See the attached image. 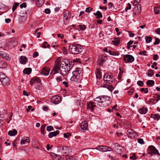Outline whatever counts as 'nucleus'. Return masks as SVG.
<instances>
[{
	"label": "nucleus",
	"mask_w": 160,
	"mask_h": 160,
	"mask_svg": "<svg viewBox=\"0 0 160 160\" xmlns=\"http://www.w3.org/2000/svg\"><path fill=\"white\" fill-rule=\"evenodd\" d=\"M19 3L18 2H16L14 3V4L12 8V10L13 12L17 8V7L19 6Z\"/></svg>",
	"instance_id": "39"
},
{
	"label": "nucleus",
	"mask_w": 160,
	"mask_h": 160,
	"mask_svg": "<svg viewBox=\"0 0 160 160\" xmlns=\"http://www.w3.org/2000/svg\"><path fill=\"white\" fill-rule=\"evenodd\" d=\"M56 79L57 82H61L62 81V77L61 76L57 77Z\"/></svg>",
	"instance_id": "55"
},
{
	"label": "nucleus",
	"mask_w": 160,
	"mask_h": 160,
	"mask_svg": "<svg viewBox=\"0 0 160 160\" xmlns=\"http://www.w3.org/2000/svg\"><path fill=\"white\" fill-rule=\"evenodd\" d=\"M71 135V134L69 132H67V133H64V136L65 138H68L69 136Z\"/></svg>",
	"instance_id": "49"
},
{
	"label": "nucleus",
	"mask_w": 160,
	"mask_h": 160,
	"mask_svg": "<svg viewBox=\"0 0 160 160\" xmlns=\"http://www.w3.org/2000/svg\"><path fill=\"white\" fill-rule=\"evenodd\" d=\"M147 51H141L139 53V54L140 55H144V56H147V54H146L147 53Z\"/></svg>",
	"instance_id": "46"
},
{
	"label": "nucleus",
	"mask_w": 160,
	"mask_h": 160,
	"mask_svg": "<svg viewBox=\"0 0 160 160\" xmlns=\"http://www.w3.org/2000/svg\"><path fill=\"white\" fill-rule=\"evenodd\" d=\"M147 84L149 86H152L154 84V81L153 80H148L146 82Z\"/></svg>",
	"instance_id": "35"
},
{
	"label": "nucleus",
	"mask_w": 160,
	"mask_h": 160,
	"mask_svg": "<svg viewBox=\"0 0 160 160\" xmlns=\"http://www.w3.org/2000/svg\"><path fill=\"white\" fill-rule=\"evenodd\" d=\"M7 64L5 62L3 61H0V68H5L7 67Z\"/></svg>",
	"instance_id": "26"
},
{
	"label": "nucleus",
	"mask_w": 160,
	"mask_h": 160,
	"mask_svg": "<svg viewBox=\"0 0 160 160\" xmlns=\"http://www.w3.org/2000/svg\"><path fill=\"white\" fill-rule=\"evenodd\" d=\"M72 156H70L68 155L66 156L65 158L66 160H72Z\"/></svg>",
	"instance_id": "54"
},
{
	"label": "nucleus",
	"mask_w": 160,
	"mask_h": 160,
	"mask_svg": "<svg viewBox=\"0 0 160 160\" xmlns=\"http://www.w3.org/2000/svg\"><path fill=\"white\" fill-rule=\"evenodd\" d=\"M108 53L110 55L113 56H117L119 55V54L118 53L112 51L110 50H108Z\"/></svg>",
	"instance_id": "36"
},
{
	"label": "nucleus",
	"mask_w": 160,
	"mask_h": 160,
	"mask_svg": "<svg viewBox=\"0 0 160 160\" xmlns=\"http://www.w3.org/2000/svg\"><path fill=\"white\" fill-rule=\"evenodd\" d=\"M36 88L38 90H42L43 89V87L41 82H39L36 84Z\"/></svg>",
	"instance_id": "29"
},
{
	"label": "nucleus",
	"mask_w": 160,
	"mask_h": 160,
	"mask_svg": "<svg viewBox=\"0 0 160 160\" xmlns=\"http://www.w3.org/2000/svg\"><path fill=\"white\" fill-rule=\"evenodd\" d=\"M61 98L58 96H55L52 97L51 99V102L55 104H57L61 102Z\"/></svg>",
	"instance_id": "8"
},
{
	"label": "nucleus",
	"mask_w": 160,
	"mask_h": 160,
	"mask_svg": "<svg viewBox=\"0 0 160 160\" xmlns=\"http://www.w3.org/2000/svg\"><path fill=\"white\" fill-rule=\"evenodd\" d=\"M148 152L149 154H151L152 156L153 154H158V151L154 147L152 146L149 147Z\"/></svg>",
	"instance_id": "11"
},
{
	"label": "nucleus",
	"mask_w": 160,
	"mask_h": 160,
	"mask_svg": "<svg viewBox=\"0 0 160 160\" xmlns=\"http://www.w3.org/2000/svg\"><path fill=\"white\" fill-rule=\"evenodd\" d=\"M51 155L52 157L54 158H56L57 157L58 158L60 156L59 155H57L54 153H52Z\"/></svg>",
	"instance_id": "51"
},
{
	"label": "nucleus",
	"mask_w": 160,
	"mask_h": 160,
	"mask_svg": "<svg viewBox=\"0 0 160 160\" xmlns=\"http://www.w3.org/2000/svg\"><path fill=\"white\" fill-rule=\"evenodd\" d=\"M1 57L9 61L10 60V58L9 57L8 55L6 53L2 51H0V59Z\"/></svg>",
	"instance_id": "15"
},
{
	"label": "nucleus",
	"mask_w": 160,
	"mask_h": 160,
	"mask_svg": "<svg viewBox=\"0 0 160 160\" xmlns=\"http://www.w3.org/2000/svg\"><path fill=\"white\" fill-rule=\"evenodd\" d=\"M155 32L159 35H160V28H158L156 29Z\"/></svg>",
	"instance_id": "64"
},
{
	"label": "nucleus",
	"mask_w": 160,
	"mask_h": 160,
	"mask_svg": "<svg viewBox=\"0 0 160 160\" xmlns=\"http://www.w3.org/2000/svg\"><path fill=\"white\" fill-rule=\"evenodd\" d=\"M140 1V0H135L133 3V5H138Z\"/></svg>",
	"instance_id": "59"
},
{
	"label": "nucleus",
	"mask_w": 160,
	"mask_h": 160,
	"mask_svg": "<svg viewBox=\"0 0 160 160\" xmlns=\"http://www.w3.org/2000/svg\"><path fill=\"white\" fill-rule=\"evenodd\" d=\"M153 101H156L157 102L160 100V95L157 94H155L153 96Z\"/></svg>",
	"instance_id": "30"
},
{
	"label": "nucleus",
	"mask_w": 160,
	"mask_h": 160,
	"mask_svg": "<svg viewBox=\"0 0 160 160\" xmlns=\"http://www.w3.org/2000/svg\"><path fill=\"white\" fill-rule=\"evenodd\" d=\"M56 64H55L52 69V71L50 72L51 74L54 75L57 73H58V70H59V62L58 60L56 61Z\"/></svg>",
	"instance_id": "6"
},
{
	"label": "nucleus",
	"mask_w": 160,
	"mask_h": 160,
	"mask_svg": "<svg viewBox=\"0 0 160 160\" xmlns=\"http://www.w3.org/2000/svg\"><path fill=\"white\" fill-rule=\"evenodd\" d=\"M93 14L95 16H97L96 17L97 18H102V14L99 11H98L96 13H93Z\"/></svg>",
	"instance_id": "27"
},
{
	"label": "nucleus",
	"mask_w": 160,
	"mask_h": 160,
	"mask_svg": "<svg viewBox=\"0 0 160 160\" xmlns=\"http://www.w3.org/2000/svg\"><path fill=\"white\" fill-rule=\"evenodd\" d=\"M26 3H23L20 5V7L21 8H22L23 7L26 8Z\"/></svg>",
	"instance_id": "61"
},
{
	"label": "nucleus",
	"mask_w": 160,
	"mask_h": 160,
	"mask_svg": "<svg viewBox=\"0 0 160 160\" xmlns=\"http://www.w3.org/2000/svg\"><path fill=\"white\" fill-rule=\"evenodd\" d=\"M137 84L141 87H142L143 86L144 83L143 82L141 81H138L137 82Z\"/></svg>",
	"instance_id": "48"
},
{
	"label": "nucleus",
	"mask_w": 160,
	"mask_h": 160,
	"mask_svg": "<svg viewBox=\"0 0 160 160\" xmlns=\"http://www.w3.org/2000/svg\"><path fill=\"white\" fill-rule=\"evenodd\" d=\"M124 60L126 62L130 63L133 62L134 58L131 55L127 54L124 55Z\"/></svg>",
	"instance_id": "10"
},
{
	"label": "nucleus",
	"mask_w": 160,
	"mask_h": 160,
	"mask_svg": "<svg viewBox=\"0 0 160 160\" xmlns=\"http://www.w3.org/2000/svg\"><path fill=\"white\" fill-rule=\"evenodd\" d=\"M2 83L4 85H8L10 83V80L8 77H6L4 79L2 80L1 81Z\"/></svg>",
	"instance_id": "17"
},
{
	"label": "nucleus",
	"mask_w": 160,
	"mask_h": 160,
	"mask_svg": "<svg viewBox=\"0 0 160 160\" xmlns=\"http://www.w3.org/2000/svg\"><path fill=\"white\" fill-rule=\"evenodd\" d=\"M64 16V23L65 25H67L68 22L67 21H68V18H70L71 17V14L67 10L65 11L63 14Z\"/></svg>",
	"instance_id": "9"
},
{
	"label": "nucleus",
	"mask_w": 160,
	"mask_h": 160,
	"mask_svg": "<svg viewBox=\"0 0 160 160\" xmlns=\"http://www.w3.org/2000/svg\"><path fill=\"white\" fill-rule=\"evenodd\" d=\"M46 126V125H42L41 128V132L42 134H44V130Z\"/></svg>",
	"instance_id": "44"
},
{
	"label": "nucleus",
	"mask_w": 160,
	"mask_h": 160,
	"mask_svg": "<svg viewBox=\"0 0 160 160\" xmlns=\"http://www.w3.org/2000/svg\"><path fill=\"white\" fill-rule=\"evenodd\" d=\"M95 106L93 105V103L92 102H89L87 104V108L90 110L91 111H93V110L94 107Z\"/></svg>",
	"instance_id": "18"
},
{
	"label": "nucleus",
	"mask_w": 160,
	"mask_h": 160,
	"mask_svg": "<svg viewBox=\"0 0 160 160\" xmlns=\"http://www.w3.org/2000/svg\"><path fill=\"white\" fill-rule=\"evenodd\" d=\"M128 6L126 7V8H125L126 11H127L128 10L130 9L131 8V5L130 3H128Z\"/></svg>",
	"instance_id": "60"
},
{
	"label": "nucleus",
	"mask_w": 160,
	"mask_h": 160,
	"mask_svg": "<svg viewBox=\"0 0 160 160\" xmlns=\"http://www.w3.org/2000/svg\"><path fill=\"white\" fill-rule=\"evenodd\" d=\"M154 74V72L152 70H148L147 75L148 77H151Z\"/></svg>",
	"instance_id": "40"
},
{
	"label": "nucleus",
	"mask_w": 160,
	"mask_h": 160,
	"mask_svg": "<svg viewBox=\"0 0 160 160\" xmlns=\"http://www.w3.org/2000/svg\"><path fill=\"white\" fill-rule=\"evenodd\" d=\"M154 11L156 14H158L160 12V7L155 8L154 9Z\"/></svg>",
	"instance_id": "38"
},
{
	"label": "nucleus",
	"mask_w": 160,
	"mask_h": 160,
	"mask_svg": "<svg viewBox=\"0 0 160 160\" xmlns=\"http://www.w3.org/2000/svg\"><path fill=\"white\" fill-rule=\"evenodd\" d=\"M49 44L46 41L44 42L42 45V48H46L47 47L49 48Z\"/></svg>",
	"instance_id": "34"
},
{
	"label": "nucleus",
	"mask_w": 160,
	"mask_h": 160,
	"mask_svg": "<svg viewBox=\"0 0 160 160\" xmlns=\"http://www.w3.org/2000/svg\"><path fill=\"white\" fill-rule=\"evenodd\" d=\"M141 91L142 92H144L146 94L148 93V88H141Z\"/></svg>",
	"instance_id": "45"
},
{
	"label": "nucleus",
	"mask_w": 160,
	"mask_h": 160,
	"mask_svg": "<svg viewBox=\"0 0 160 160\" xmlns=\"http://www.w3.org/2000/svg\"><path fill=\"white\" fill-rule=\"evenodd\" d=\"M72 62L73 63L74 62H78L79 63H81L80 61L79 60L78 58H76L75 59H74L72 60Z\"/></svg>",
	"instance_id": "57"
},
{
	"label": "nucleus",
	"mask_w": 160,
	"mask_h": 160,
	"mask_svg": "<svg viewBox=\"0 0 160 160\" xmlns=\"http://www.w3.org/2000/svg\"><path fill=\"white\" fill-rule=\"evenodd\" d=\"M53 127L52 126H48L47 127V130L48 132L53 130Z\"/></svg>",
	"instance_id": "47"
},
{
	"label": "nucleus",
	"mask_w": 160,
	"mask_h": 160,
	"mask_svg": "<svg viewBox=\"0 0 160 160\" xmlns=\"http://www.w3.org/2000/svg\"><path fill=\"white\" fill-rule=\"evenodd\" d=\"M17 132L16 130L13 129L12 131H10L8 132V134L10 136H13L16 135Z\"/></svg>",
	"instance_id": "28"
},
{
	"label": "nucleus",
	"mask_w": 160,
	"mask_h": 160,
	"mask_svg": "<svg viewBox=\"0 0 160 160\" xmlns=\"http://www.w3.org/2000/svg\"><path fill=\"white\" fill-rule=\"evenodd\" d=\"M120 43V41H112V44L117 46Z\"/></svg>",
	"instance_id": "43"
},
{
	"label": "nucleus",
	"mask_w": 160,
	"mask_h": 160,
	"mask_svg": "<svg viewBox=\"0 0 160 160\" xmlns=\"http://www.w3.org/2000/svg\"><path fill=\"white\" fill-rule=\"evenodd\" d=\"M17 41H10L9 42V45L8 47H13L15 46L17 44Z\"/></svg>",
	"instance_id": "23"
},
{
	"label": "nucleus",
	"mask_w": 160,
	"mask_h": 160,
	"mask_svg": "<svg viewBox=\"0 0 160 160\" xmlns=\"http://www.w3.org/2000/svg\"><path fill=\"white\" fill-rule=\"evenodd\" d=\"M111 98L107 96H101L97 97L94 99V103L101 107H106L111 103Z\"/></svg>",
	"instance_id": "1"
},
{
	"label": "nucleus",
	"mask_w": 160,
	"mask_h": 160,
	"mask_svg": "<svg viewBox=\"0 0 160 160\" xmlns=\"http://www.w3.org/2000/svg\"><path fill=\"white\" fill-rule=\"evenodd\" d=\"M127 134L131 138H133L137 136V133L133 130L129 129L127 131Z\"/></svg>",
	"instance_id": "13"
},
{
	"label": "nucleus",
	"mask_w": 160,
	"mask_h": 160,
	"mask_svg": "<svg viewBox=\"0 0 160 160\" xmlns=\"http://www.w3.org/2000/svg\"><path fill=\"white\" fill-rule=\"evenodd\" d=\"M23 140L24 141L27 142L28 143H29L30 141V139L28 137H24Z\"/></svg>",
	"instance_id": "52"
},
{
	"label": "nucleus",
	"mask_w": 160,
	"mask_h": 160,
	"mask_svg": "<svg viewBox=\"0 0 160 160\" xmlns=\"http://www.w3.org/2000/svg\"><path fill=\"white\" fill-rule=\"evenodd\" d=\"M50 12V10L49 8H47L45 10V12L46 14H49Z\"/></svg>",
	"instance_id": "62"
},
{
	"label": "nucleus",
	"mask_w": 160,
	"mask_h": 160,
	"mask_svg": "<svg viewBox=\"0 0 160 160\" xmlns=\"http://www.w3.org/2000/svg\"><path fill=\"white\" fill-rule=\"evenodd\" d=\"M103 80L106 81L107 82L110 84L113 82V78L111 77V76L108 73L105 74L103 76Z\"/></svg>",
	"instance_id": "12"
},
{
	"label": "nucleus",
	"mask_w": 160,
	"mask_h": 160,
	"mask_svg": "<svg viewBox=\"0 0 160 160\" xmlns=\"http://www.w3.org/2000/svg\"><path fill=\"white\" fill-rule=\"evenodd\" d=\"M28 62L27 58L23 56H21L20 59V62L22 64H25Z\"/></svg>",
	"instance_id": "20"
},
{
	"label": "nucleus",
	"mask_w": 160,
	"mask_h": 160,
	"mask_svg": "<svg viewBox=\"0 0 160 160\" xmlns=\"http://www.w3.org/2000/svg\"><path fill=\"white\" fill-rule=\"evenodd\" d=\"M115 147L114 150L117 154L120 155L123 150V148L121 146L118 145V144H115Z\"/></svg>",
	"instance_id": "7"
},
{
	"label": "nucleus",
	"mask_w": 160,
	"mask_h": 160,
	"mask_svg": "<svg viewBox=\"0 0 160 160\" xmlns=\"http://www.w3.org/2000/svg\"><path fill=\"white\" fill-rule=\"evenodd\" d=\"M57 36L58 38H60L61 39H63L64 38V35L62 34H58Z\"/></svg>",
	"instance_id": "58"
},
{
	"label": "nucleus",
	"mask_w": 160,
	"mask_h": 160,
	"mask_svg": "<svg viewBox=\"0 0 160 160\" xmlns=\"http://www.w3.org/2000/svg\"><path fill=\"white\" fill-rule=\"evenodd\" d=\"M60 149L61 150L62 153L67 154L69 152L70 148L65 146H60Z\"/></svg>",
	"instance_id": "16"
},
{
	"label": "nucleus",
	"mask_w": 160,
	"mask_h": 160,
	"mask_svg": "<svg viewBox=\"0 0 160 160\" xmlns=\"http://www.w3.org/2000/svg\"><path fill=\"white\" fill-rule=\"evenodd\" d=\"M147 111V109L146 108H141L139 111V112L141 114H145Z\"/></svg>",
	"instance_id": "32"
},
{
	"label": "nucleus",
	"mask_w": 160,
	"mask_h": 160,
	"mask_svg": "<svg viewBox=\"0 0 160 160\" xmlns=\"http://www.w3.org/2000/svg\"><path fill=\"white\" fill-rule=\"evenodd\" d=\"M41 82V81L39 78L35 77L31 79L30 81V83L31 86H32L34 84H37Z\"/></svg>",
	"instance_id": "14"
},
{
	"label": "nucleus",
	"mask_w": 160,
	"mask_h": 160,
	"mask_svg": "<svg viewBox=\"0 0 160 160\" xmlns=\"http://www.w3.org/2000/svg\"><path fill=\"white\" fill-rule=\"evenodd\" d=\"M69 51L72 53L77 54L82 52L83 50L82 47L79 44H73L69 46Z\"/></svg>",
	"instance_id": "2"
},
{
	"label": "nucleus",
	"mask_w": 160,
	"mask_h": 160,
	"mask_svg": "<svg viewBox=\"0 0 160 160\" xmlns=\"http://www.w3.org/2000/svg\"><path fill=\"white\" fill-rule=\"evenodd\" d=\"M82 70L74 71L72 72L73 76L71 78L70 80L72 82H77L80 80Z\"/></svg>",
	"instance_id": "3"
},
{
	"label": "nucleus",
	"mask_w": 160,
	"mask_h": 160,
	"mask_svg": "<svg viewBox=\"0 0 160 160\" xmlns=\"http://www.w3.org/2000/svg\"><path fill=\"white\" fill-rule=\"evenodd\" d=\"M78 27H80V29L82 31H83L85 29V26L84 25H78Z\"/></svg>",
	"instance_id": "50"
},
{
	"label": "nucleus",
	"mask_w": 160,
	"mask_h": 160,
	"mask_svg": "<svg viewBox=\"0 0 160 160\" xmlns=\"http://www.w3.org/2000/svg\"><path fill=\"white\" fill-rule=\"evenodd\" d=\"M88 127V123L87 122L84 121L81 123V127L82 129L85 130L87 129Z\"/></svg>",
	"instance_id": "22"
},
{
	"label": "nucleus",
	"mask_w": 160,
	"mask_h": 160,
	"mask_svg": "<svg viewBox=\"0 0 160 160\" xmlns=\"http://www.w3.org/2000/svg\"><path fill=\"white\" fill-rule=\"evenodd\" d=\"M138 142L140 144H142L144 143L143 139L142 138H139L138 139Z\"/></svg>",
	"instance_id": "56"
},
{
	"label": "nucleus",
	"mask_w": 160,
	"mask_h": 160,
	"mask_svg": "<svg viewBox=\"0 0 160 160\" xmlns=\"http://www.w3.org/2000/svg\"><path fill=\"white\" fill-rule=\"evenodd\" d=\"M153 118L154 119L158 120L160 118V115L158 114H155L153 116Z\"/></svg>",
	"instance_id": "42"
},
{
	"label": "nucleus",
	"mask_w": 160,
	"mask_h": 160,
	"mask_svg": "<svg viewBox=\"0 0 160 160\" xmlns=\"http://www.w3.org/2000/svg\"><path fill=\"white\" fill-rule=\"evenodd\" d=\"M92 149H96L102 152L109 151H112L111 148L106 146H100L97 147L95 148H92Z\"/></svg>",
	"instance_id": "5"
},
{
	"label": "nucleus",
	"mask_w": 160,
	"mask_h": 160,
	"mask_svg": "<svg viewBox=\"0 0 160 160\" xmlns=\"http://www.w3.org/2000/svg\"><path fill=\"white\" fill-rule=\"evenodd\" d=\"M70 66L68 65L60 67V74L63 76L67 75L71 70Z\"/></svg>",
	"instance_id": "4"
},
{
	"label": "nucleus",
	"mask_w": 160,
	"mask_h": 160,
	"mask_svg": "<svg viewBox=\"0 0 160 160\" xmlns=\"http://www.w3.org/2000/svg\"><path fill=\"white\" fill-rule=\"evenodd\" d=\"M49 69L48 68H44L40 73L42 75L47 76L49 74Z\"/></svg>",
	"instance_id": "19"
},
{
	"label": "nucleus",
	"mask_w": 160,
	"mask_h": 160,
	"mask_svg": "<svg viewBox=\"0 0 160 160\" xmlns=\"http://www.w3.org/2000/svg\"><path fill=\"white\" fill-rule=\"evenodd\" d=\"M7 76L2 72H0V81H1L2 80L4 79Z\"/></svg>",
	"instance_id": "33"
},
{
	"label": "nucleus",
	"mask_w": 160,
	"mask_h": 160,
	"mask_svg": "<svg viewBox=\"0 0 160 160\" xmlns=\"http://www.w3.org/2000/svg\"><path fill=\"white\" fill-rule=\"evenodd\" d=\"M101 76V72L99 69H97L96 76L97 78H100Z\"/></svg>",
	"instance_id": "37"
},
{
	"label": "nucleus",
	"mask_w": 160,
	"mask_h": 160,
	"mask_svg": "<svg viewBox=\"0 0 160 160\" xmlns=\"http://www.w3.org/2000/svg\"><path fill=\"white\" fill-rule=\"evenodd\" d=\"M101 87H104L108 89L110 91H112L113 89V87L111 85H109L107 84H104L103 85H101Z\"/></svg>",
	"instance_id": "21"
},
{
	"label": "nucleus",
	"mask_w": 160,
	"mask_h": 160,
	"mask_svg": "<svg viewBox=\"0 0 160 160\" xmlns=\"http://www.w3.org/2000/svg\"><path fill=\"white\" fill-rule=\"evenodd\" d=\"M92 10V8L90 7H89L86 8L85 10V12H90Z\"/></svg>",
	"instance_id": "53"
},
{
	"label": "nucleus",
	"mask_w": 160,
	"mask_h": 160,
	"mask_svg": "<svg viewBox=\"0 0 160 160\" xmlns=\"http://www.w3.org/2000/svg\"><path fill=\"white\" fill-rule=\"evenodd\" d=\"M145 40H152V37L150 36H146L145 38Z\"/></svg>",
	"instance_id": "63"
},
{
	"label": "nucleus",
	"mask_w": 160,
	"mask_h": 160,
	"mask_svg": "<svg viewBox=\"0 0 160 160\" xmlns=\"http://www.w3.org/2000/svg\"><path fill=\"white\" fill-rule=\"evenodd\" d=\"M129 158L132 160H136L137 159V158L136 156V154L135 153H133L132 155H131Z\"/></svg>",
	"instance_id": "41"
},
{
	"label": "nucleus",
	"mask_w": 160,
	"mask_h": 160,
	"mask_svg": "<svg viewBox=\"0 0 160 160\" xmlns=\"http://www.w3.org/2000/svg\"><path fill=\"white\" fill-rule=\"evenodd\" d=\"M32 71V69L30 68H25L23 71V72L28 75Z\"/></svg>",
	"instance_id": "31"
},
{
	"label": "nucleus",
	"mask_w": 160,
	"mask_h": 160,
	"mask_svg": "<svg viewBox=\"0 0 160 160\" xmlns=\"http://www.w3.org/2000/svg\"><path fill=\"white\" fill-rule=\"evenodd\" d=\"M36 3L37 6L38 7H41L44 4V0H36Z\"/></svg>",
	"instance_id": "25"
},
{
	"label": "nucleus",
	"mask_w": 160,
	"mask_h": 160,
	"mask_svg": "<svg viewBox=\"0 0 160 160\" xmlns=\"http://www.w3.org/2000/svg\"><path fill=\"white\" fill-rule=\"evenodd\" d=\"M59 131L58 130L54 132H51L49 133L48 137L49 138H52V137L56 136L57 135L59 134Z\"/></svg>",
	"instance_id": "24"
}]
</instances>
